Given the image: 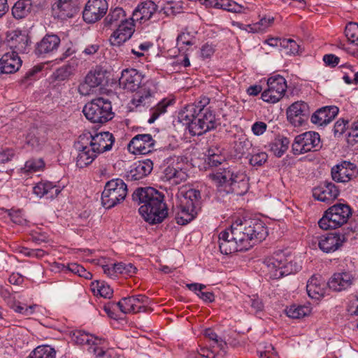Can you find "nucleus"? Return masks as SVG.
Here are the masks:
<instances>
[{"label":"nucleus","instance_id":"c85d7f7f","mask_svg":"<svg viewBox=\"0 0 358 358\" xmlns=\"http://www.w3.org/2000/svg\"><path fill=\"white\" fill-rule=\"evenodd\" d=\"M21 65L22 60L18 55L7 52L0 59L1 74L13 73L19 70Z\"/></svg>","mask_w":358,"mask_h":358},{"label":"nucleus","instance_id":"4c0bfd02","mask_svg":"<svg viewBox=\"0 0 358 358\" xmlns=\"http://www.w3.org/2000/svg\"><path fill=\"white\" fill-rule=\"evenodd\" d=\"M289 140L285 136H278L270 144V150L278 157H282L287 150Z\"/></svg>","mask_w":358,"mask_h":358},{"label":"nucleus","instance_id":"f257e3e1","mask_svg":"<svg viewBox=\"0 0 358 358\" xmlns=\"http://www.w3.org/2000/svg\"><path fill=\"white\" fill-rule=\"evenodd\" d=\"M268 235L264 223L258 219L238 220L219 234V247L224 255L246 251Z\"/></svg>","mask_w":358,"mask_h":358},{"label":"nucleus","instance_id":"338daca9","mask_svg":"<svg viewBox=\"0 0 358 358\" xmlns=\"http://www.w3.org/2000/svg\"><path fill=\"white\" fill-rule=\"evenodd\" d=\"M323 61L327 66L335 67L339 63L340 58L333 54H327L324 55Z\"/></svg>","mask_w":358,"mask_h":358},{"label":"nucleus","instance_id":"ea45409f","mask_svg":"<svg viewBox=\"0 0 358 358\" xmlns=\"http://www.w3.org/2000/svg\"><path fill=\"white\" fill-rule=\"evenodd\" d=\"M56 352L50 345L38 346L29 355V358H55Z\"/></svg>","mask_w":358,"mask_h":358},{"label":"nucleus","instance_id":"ddd939ff","mask_svg":"<svg viewBox=\"0 0 358 358\" xmlns=\"http://www.w3.org/2000/svg\"><path fill=\"white\" fill-rule=\"evenodd\" d=\"M320 148L321 145L319 134L307 131L295 137L292 144V152L294 155H300L317 150Z\"/></svg>","mask_w":358,"mask_h":358},{"label":"nucleus","instance_id":"f704fd0d","mask_svg":"<svg viewBox=\"0 0 358 358\" xmlns=\"http://www.w3.org/2000/svg\"><path fill=\"white\" fill-rule=\"evenodd\" d=\"M125 16V12L122 8H111L104 19V24L106 27L117 26L119 23L122 24L127 20Z\"/></svg>","mask_w":358,"mask_h":358},{"label":"nucleus","instance_id":"052dcab7","mask_svg":"<svg viewBox=\"0 0 358 358\" xmlns=\"http://www.w3.org/2000/svg\"><path fill=\"white\" fill-rule=\"evenodd\" d=\"M194 44L193 41V37L189 34V33H181L177 37V45L180 48H182V45H192Z\"/></svg>","mask_w":358,"mask_h":358},{"label":"nucleus","instance_id":"680f3d73","mask_svg":"<svg viewBox=\"0 0 358 358\" xmlns=\"http://www.w3.org/2000/svg\"><path fill=\"white\" fill-rule=\"evenodd\" d=\"M348 121L344 119L338 120L334 124V133L335 136H340L342 135L347 128Z\"/></svg>","mask_w":358,"mask_h":358},{"label":"nucleus","instance_id":"c9c22d12","mask_svg":"<svg viewBox=\"0 0 358 358\" xmlns=\"http://www.w3.org/2000/svg\"><path fill=\"white\" fill-rule=\"evenodd\" d=\"M32 10L31 0H19L12 8V15L17 20L27 17Z\"/></svg>","mask_w":358,"mask_h":358},{"label":"nucleus","instance_id":"5701e85b","mask_svg":"<svg viewBox=\"0 0 358 358\" xmlns=\"http://www.w3.org/2000/svg\"><path fill=\"white\" fill-rule=\"evenodd\" d=\"M79 0H58L53 6V10L58 17L64 20L70 18L78 12Z\"/></svg>","mask_w":358,"mask_h":358},{"label":"nucleus","instance_id":"cd10ccee","mask_svg":"<svg viewBox=\"0 0 358 358\" xmlns=\"http://www.w3.org/2000/svg\"><path fill=\"white\" fill-rule=\"evenodd\" d=\"M354 277L350 272H341L334 273L328 281L330 289L341 292L349 288L353 282Z\"/></svg>","mask_w":358,"mask_h":358},{"label":"nucleus","instance_id":"b1692460","mask_svg":"<svg viewBox=\"0 0 358 358\" xmlns=\"http://www.w3.org/2000/svg\"><path fill=\"white\" fill-rule=\"evenodd\" d=\"M105 76L101 71H90L85 78V81L78 87L79 92L83 95H88L93 92L94 89L101 85Z\"/></svg>","mask_w":358,"mask_h":358},{"label":"nucleus","instance_id":"79ce46f5","mask_svg":"<svg viewBox=\"0 0 358 358\" xmlns=\"http://www.w3.org/2000/svg\"><path fill=\"white\" fill-rule=\"evenodd\" d=\"M134 297H124L116 303L122 313L124 314L136 313V304L134 303Z\"/></svg>","mask_w":358,"mask_h":358},{"label":"nucleus","instance_id":"a18cd8bd","mask_svg":"<svg viewBox=\"0 0 358 358\" xmlns=\"http://www.w3.org/2000/svg\"><path fill=\"white\" fill-rule=\"evenodd\" d=\"M100 346L101 345L94 348L90 347L88 348V351L90 353L93 354L96 358L103 357H105L106 358H119L120 355L113 349H108L105 350Z\"/></svg>","mask_w":358,"mask_h":358},{"label":"nucleus","instance_id":"58836bf2","mask_svg":"<svg viewBox=\"0 0 358 358\" xmlns=\"http://www.w3.org/2000/svg\"><path fill=\"white\" fill-rule=\"evenodd\" d=\"M56 352L50 345L38 346L29 355V358H55Z\"/></svg>","mask_w":358,"mask_h":358},{"label":"nucleus","instance_id":"69168bd1","mask_svg":"<svg viewBox=\"0 0 358 358\" xmlns=\"http://www.w3.org/2000/svg\"><path fill=\"white\" fill-rule=\"evenodd\" d=\"M267 129V124L264 122H256L252 126V131L256 136L263 134Z\"/></svg>","mask_w":358,"mask_h":358},{"label":"nucleus","instance_id":"603ef678","mask_svg":"<svg viewBox=\"0 0 358 358\" xmlns=\"http://www.w3.org/2000/svg\"><path fill=\"white\" fill-rule=\"evenodd\" d=\"M248 157H249L250 165L252 166H260L267 161L268 155L264 152H259L250 154Z\"/></svg>","mask_w":358,"mask_h":358},{"label":"nucleus","instance_id":"c756f323","mask_svg":"<svg viewBox=\"0 0 358 358\" xmlns=\"http://www.w3.org/2000/svg\"><path fill=\"white\" fill-rule=\"evenodd\" d=\"M71 339L78 345H89V348L102 345L106 342L105 338L94 336L82 330L74 331L72 333Z\"/></svg>","mask_w":358,"mask_h":358},{"label":"nucleus","instance_id":"e2e57ef3","mask_svg":"<svg viewBox=\"0 0 358 358\" xmlns=\"http://www.w3.org/2000/svg\"><path fill=\"white\" fill-rule=\"evenodd\" d=\"M103 263H104L103 259L97 260V264L101 266L104 273H106V275H108L110 277H115L117 275V274H118L117 272L113 271L115 264H113L110 266L108 264H104Z\"/></svg>","mask_w":358,"mask_h":358},{"label":"nucleus","instance_id":"412c9836","mask_svg":"<svg viewBox=\"0 0 358 358\" xmlns=\"http://www.w3.org/2000/svg\"><path fill=\"white\" fill-rule=\"evenodd\" d=\"M134 21L125 20L118 25L117 29L111 35L110 41L113 45H120L129 40L134 32Z\"/></svg>","mask_w":358,"mask_h":358},{"label":"nucleus","instance_id":"dca6fc26","mask_svg":"<svg viewBox=\"0 0 358 358\" xmlns=\"http://www.w3.org/2000/svg\"><path fill=\"white\" fill-rule=\"evenodd\" d=\"M155 143L150 134H137L130 141L127 148L134 155H145L154 150Z\"/></svg>","mask_w":358,"mask_h":358},{"label":"nucleus","instance_id":"4468645a","mask_svg":"<svg viewBox=\"0 0 358 358\" xmlns=\"http://www.w3.org/2000/svg\"><path fill=\"white\" fill-rule=\"evenodd\" d=\"M157 6L152 1H146L139 4L133 11L131 20L144 23L148 20L157 22L160 20V13H157Z\"/></svg>","mask_w":358,"mask_h":358},{"label":"nucleus","instance_id":"4d7b16f0","mask_svg":"<svg viewBox=\"0 0 358 358\" xmlns=\"http://www.w3.org/2000/svg\"><path fill=\"white\" fill-rule=\"evenodd\" d=\"M10 220L13 222L19 224V225H25L27 223V219L24 217V215L22 210H12L9 213Z\"/></svg>","mask_w":358,"mask_h":358},{"label":"nucleus","instance_id":"09e8293b","mask_svg":"<svg viewBox=\"0 0 358 358\" xmlns=\"http://www.w3.org/2000/svg\"><path fill=\"white\" fill-rule=\"evenodd\" d=\"M113 271L117 272L118 274L132 276L136 273L137 268L131 263L125 264L120 262L115 264Z\"/></svg>","mask_w":358,"mask_h":358},{"label":"nucleus","instance_id":"5fc2aeb1","mask_svg":"<svg viewBox=\"0 0 358 358\" xmlns=\"http://www.w3.org/2000/svg\"><path fill=\"white\" fill-rule=\"evenodd\" d=\"M280 46L289 50V52L292 55L298 53L299 50V45L291 38H282V41H280Z\"/></svg>","mask_w":358,"mask_h":358},{"label":"nucleus","instance_id":"7ed1b4c3","mask_svg":"<svg viewBox=\"0 0 358 358\" xmlns=\"http://www.w3.org/2000/svg\"><path fill=\"white\" fill-rule=\"evenodd\" d=\"M114 142L113 135L108 131L94 135L89 131L84 132L79 136L77 166L83 168L90 164L99 155L111 150Z\"/></svg>","mask_w":358,"mask_h":358},{"label":"nucleus","instance_id":"774afa93","mask_svg":"<svg viewBox=\"0 0 358 358\" xmlns=\"http://www.w3.org/2000/svg\"><path fill=\"white\" fill-rule=\"evenodd\" d=\"M347 311L351 315H358V297L349 302Z\"/></svg>","mask_w":358,"mask_h":358},{"label":"nucleus","instance_id":"4be33fe9","mask_svg":"<svg viewBox=\"0 0 358 358\" xmlns=\"http://www.w3.org/2000/svg\"><path fill=\"white\" fill-rule=\"evenodd\" d=\"M8 43L12 50L11 53L17 55L27 52L29 50V38L26 34L15 31L8 36Z\"/></svg>","mask_w":358,"mask_h":358},{"label":"nucleus","instance_id":"423d86ee","mask_svg":"<svg viewBox=\"0 0 358 358\" xmlns=\"http://www.w3.org/2000/svg\"><path fill=\"white\" fill-rule=\"evenodd\" d=\"M179 201L173 208L175 219L178 224L185 225L196 215L200 205L201 192L195 189H189L185 192H180Z\"/></svg>","mask_w":358,"mask_h":358},{"label":"nucleus","instance_id":"c03bdc74","mask_svg":"<svg viewBox=\"0 0 358 358\" xmlns=\"http://www.w3.org/2000/svg\"><path fill=\"white\" fill-rule=\"evenodd\" d=\"M217 8H221L232 13H241L243 10L244 6L233 0H219Z\"/></svg>","mask_w":358,"mask_h":358},{"label":"nucleus","instance_id":"9d476101","mask_svg":"<svg viewBox=\"0 0 358 358\" xmlns=\"http://www.w3.org/2000/svg\"><path fill=\"white\" fill-rule=\"evenodd\" d=\"M351 215V208L348 205L337 203L328 208L318 224L324 230L336 229L345 224Z\"/></svg>","mask_w":358,"mask_h":358},{"label":"nucleus","instance_id":"13d9d810","mask_svg":"<svg viewBox=\"0 0 358 358\" xmlns=\"http://www.w3.org/2000/svg\"><path fill=\"white\" fill-rule=\"evenodd\" d=\"M347 141L352 145L358 142V121L352 124L348 134Z\"/></svg>","mask_w":358,"mask_h":358},{"label":"nucleus","instance_id":"393cba45","mask_svg":"<svg viewBox=\"0 0 358 358\" xmlns=\"http://www.w3.org/2000/svg\"><path fill=\"white\" fill-rule=\"evenodd\" d=\"M153 169V163L150 159L138 161L133 164L127 173L129 180H139L149 175Z\"/></svg>","mask_w":358,"mask_h":358},{"label":"nucleus","instance_id":"0e129e2a","mask_svg":"<svg viewBox=\"0 0 358 358\" xmlns=\"http://www.w3.org/2000/svg\"><path fill=\"white\" fill-rule=\"evenodd\" d=\"M180 8L173 6L171 3L167 2L166 6L162 7L160 10H157V13H160V16L162 14H164L166 16L170 15H175L178 13H180Z\"/></svg>","mask_w":358,"mask_h":358},{"label":"nucleus","instance_id":"aec40b11","mask_svg":"<svg viewBox=\"0 0 358 358\" xmlns=\"http://www.w3.org/2000/svg\"><path fill=\"white\" fill-rule=\"evenodd\" d=\"M346 238L344 234L328 233L321 236L318 242L320 249L326 253L334 252L340 248Z\"/></svg>","mask_w":358,"mask_h":358},{"label":"nucleus","instance_id":"473e14b6","mask_svg":"<svg viewBox=\"0 0 358 358\" xmlns=\"http://www.w3.org/2000/svg\"><path fill=\"white\" fill-rule=\"evenodd\" d=\"M163 178L173 185H178L187 178L186 171L179 167L168 166L163 172Z\"/></svg>","mask_w":358,"mask_h":358},{"label":"nucleus","instance_id":"2f4dec72","mask_svg":"<svg viewBox=\"0 0 358 358\" xmlns=\"http://www.w3.org/2000/svg\"><path fill=\"white\" fill-rule=\"evenodd\" d=\"M46 141L47 136L43 129L31 128L26 136V143L36 150H41Z\"/></svg>","mask_w":358,"mask_h":358},{"label":"nucleus","instance_id":"20e7f679","mask_svg":"<svg viewBox=\"0 0 358 358\" xmlns=\"http://www.w3.org/2000/svg\"><path fill=\"white\" fill-rule=\"evenodd\" d=\"M208 103L207 99L197 104L186 106L178 114V119L187 125L192 136H201L216 127L215 116L205 105Z\"/></svg>","mask_w":358,"mask_h":358},{"label":"nucleus","instance_id":"2eb2a0df","mask_svg":"<svg viewBox=\"0 0 358 358\" xmlns=\"http://www.w3.org/2000/svg\"><path fill=\"white\" fill-rule=\"evenodd\" d=\"M108 8L106 0H89L83 11V20L87 23H94L106 14Z\"/></svg>","mask_w":358,"mask_h":358},{"label":"nucleus","instance_id":"49530a36","mask_svg":"<svg viewBox=\"0 0 358 358\" xmlns=\"http://www.w3.org/2000/svg\"><path fill=\"white\" fill-rule=\"evenodd\" d=\"M169 105V101L164 99L150 110L151 116L148 120L150 124L153 123L162 114L166 111V108Z\"/></svg>","mask_w":358,"mask_h":358},{"label":"nucleus","instance_id":"e433bc0d","mask_svg":"<svg viewBox=\"0 0 358 358\" xmlns=\"http://www.w3.org/2000/svg\"><path fill=\"white\" fill-rule=\"evenodd\" d=\"M205 162L210 167H217L225 162V157L222 154V150L217 147L210 148L206 152Z\"/></svg>","mask_w":358,"mask_h":358},{"label":"nucleus","instance_id":"f03ea898","mask_svg":"<svg viewBox=\"0 0 358 358\" xmlns=\"http://www.w3.org/2000/svg\"><path fill=\"white\" fill-rule=\"evenodd\" d=\"M164 197L161 192L150 187H139L132 194L134 201L141 205L139 213L151 224L161 223L168 216Z\"/></svg>","mask_w":358,"mask_h":358},{"label":"nucleus","instance_id":"37998d69","mask_svg":"<svg viewBox=\"0 0 358 358\" xmlns=\"http://www.w3.org/2000/svg\"><path fill=\"white\" fill-rule=\"evenodd\" d=\"M8 306L13 309L15 312L20 313L24 316H29L34 312V308L37 307L36 305L29 306V307H24L21 305V303L15 300L8 301Z\"/></svg>","mask_w":358,"mask_h":358},{"label":"nucleus","instance_id":"1a4fd4ad","mask_svg":"<svg viewBox=\"0 0 358 358\" xmlns=\"http://www.w3.org/2000/svg\"><path fill=\"white\" fill-rule=\"evenodd\" d=\"M83 113L87 120L94 123L103 124L114 117L110 101L102 97L86 103Z\"/></svg>","mask_w":358,"mask_h":358},{"label":"nucleus","instance_id":"6e6552de","mask_svg":"<svg viewBox=\"0 0 358 358\" xmlns=\"http://www.w3.org/2000/svg\"><path fill=\"white\" fill-rule=\"evenodd\" d=\"M263 264L266 268L267 275L272 279H279L296 273L300 268L296 263L288 261L282 252L275 253L266 257Z\"/></svg>","mask_w":358,"mask_h":358},{"label":"nucleus","instance_id":"a19ab883","mask_svg":"<svg viewBox=\"0 0 358 358\" xmlns=\"http://www.w3.org/2000/svg\"><path fill=\"white\" fill-rule=\"evenodd\" d=\"M310 313V308L304 306H290L286 310L287 315L294 319L301 318Z\"/></svg>","mask_w":358,"mask_h":358},{"label":"nucleus","instance_id":"9b49d317","mask_svg":"<svg viewBox=\"0 0 358 358\" xmlns=\"http://www.w3.org/2000/svg\"><path fill=\"white\" fill-rule=\"evenodd\" d=\"M127 185L120 178L108 181L101 194V203L106 208H111L124 200Z\"/></svg>","mask_w":358,"mask_h":358},{"label":"nucleus","instance_id":"6e6d98bb","mask_svg":"<svg viewBox=\"0 0 358 358\" xmlns=\"http://www.w3.org/2000/svg\"><path fill=\"white\" fill-rule=\"evenodd\" d=\"M73 73L71 66H64L59 68L54 73L55 78L58 80H64Z\"/></svg>","mask_w":358,"mask_h":358},{"label":"nucleus","instance_id":"de8ad7c7","mask_svg":"<svg viewBox=\"0 0 358 358\" xmlns=\"http://www.w3.org/2000/svg\"><path fill=\"white\" fill-rule=\"evenodd\" d=\"M273 21L274 18L273 17H262L258 22L248 26L250 28L249 31L256 33L264 31L273 23Z\"/></svg>","mask_w":358,"mask_h":358},{"label":"nucleus","instance_id":"a878e982","mask_svg":"<svg viewBox=\"0 0 358 358\" xmlns=\"http://www.w3.org/2000/svg\"><path fill=\"white\" fill-rule=\"evenodd\" d=\"M339 109L336 106L322 107L311 116V122L319 126H323L331 122L338 115Z\"/></svg>","mask_w":358,"mask_h":358},{"label":"nucleus","instance_id":"864d4df0","mask_svg":"<svg viewBox=\"0 0 358 358\" xmlns=\"http://www.w3.org/2000/svg\"><path fill=\"white\" fill-rule=\"evenodd\" d=\"M45 166L42 159H31L26 162L24 169L27 172H36Z\"/></svg>","mask_w":358,"mask_h":358},{"label":"nucleus","instance_id":"bb28decb","mask_svg":"<svg viewBox=\"0 0 358 358\" xmlns=\"http://www.w3.org/2000/svg\"><path fill=\"white\" fill-rule=\"evenodd\" d=\"M339 194L336 186L330 182H325L313 189V195L317 200L329 202L335 199Z\"/></svg>","mask_w":358,"mask_h":358},{"label":"nucleus","instance_id":"6ab92c4d","mask_svg":"<svg viewBox=\"0 0 358 358\" xmlns=\"http://www.w3.org/2000/svg\"><path fill=\"white\" fill-rule=\"evenodd\" d=\"M60 38L55 34H46L36 43L35 54L41 57H45L56 52L60 44Z\"/></svg>","mask_w":358,"mask_h":358},{"label":"nucleus","instance_id":"3c124183","mask_svg":"<svg viewBox=\"0 0 358 358\" xmlns=\"http://www.w3.org/2000/svg\"><path fill=\"white\" fill-rule=\"evenodd\" d=\"M345 34L351 43L358 41V23L349 22L345 27Z\"/></svg>","mask_w":358,"mask_h":358},{"label":"nucleus","instance_id":"72a5a7b5","mask_svg":"<svg viewBox=\"0 0 358 358\" xmlns=\"http://www.w3.org/2000/svg\"><path fill=\"white\" fill-rule=\"evenodd\" d=\"M320 276H312L308 281L306 289L308 294L313 299H319L324 295V283H321Z\"/></svg>","mask_w":358,"mask_h":358},{"label":"nucleus","instance_id":"39448f33","mask_svg":"<svg viewBox=\"0 0 358 358\" xmlns=\"http://www.w3.org/2000/svg\"><path fill=\"white\" fill-rule=\"evenodd\" d=\"M143 76L134 69H127L122 71L119 79L120 86L128 91L134 92L132 103L136 106H149L157 92V86L154 80H149L142 85Z\"/></svg>","mask_w":358,"mask_h":358},{"label":"nucleus","instance_id":"7c9ffc66","mask_svg":"<svg viewBox=\"0 0 358 358\" xmlns=\"http://www.w3.org/2000/svg\"><path fill=\"white\" fill-rule=\"evenodd\" d=\"M34 194L39 198L46 196L47 199H54L60 192L61 188L59 186L53 185L52 182L45 181L37 183L33 188Z\"/></svg>","mask_w":358,"mask_h":358},{"label":"nucleus","instance_id":"0eeeda50","mask_svg":"<svg viewBox=\"0 0 358 358\" xmlns=\"http://www.w3.org/2000/svg\"><path fill=\"white\" fill-rule=\"evenodd\" d=\"M210 178L219 185H229L231 191L237 194H243L248 191V181L245 173L236 166L222 168L210 175Z\"/></svg>","mask_w":358,"mask_h":358},{"label":"nucleus","instance_id":"f3484780","mask_svg":"<svg viewBox=\"0 0 358 358\" xmlns=\"http://www.w3.org/2000/svg\"><path fill=\"white\" fill-rule=\"evenodd\" d=\"M356 166L344 161L331 169L332 179L337 182H347L357 176Z\"/></svg>","mask_w":358,"mask_h":358},{"label":"nucleus","instance_id":"8fccbe9b","mask_svg":"<svg viewBox=\"0 0 358 358\" xmlns=\"http://www.w3.org/2000/svg\"><path fill=\"white\" fill-rule=\"evenodd\" d=\"M66 268L71 272L77 274L85 279H91L92 275L90 272L87 271L83 266L76 263L69 264Z\"/></svg>","mask_w":358,"mask_h":358},{"label":"nucleus","instance_id":"bf43d9fd","mask_svg":"<svg viewBox=\"0 0 358 358\" xmlns=\"http://www.w3.org/2000/svg\"><path fill=\"white\" fill-rule=\"evenodd\" d=\"M96 289L97 293L104 298H110V296L113 295V289L108 285L105 284L103 282H97Z\"/></svg>","mask_w":358,"mask_h":358},{"label":"nucleus","instance_id":"a211bd4d","mask_svg":"<svg viewBox=\"0 0 358 358\" xmlns=\"http://www.w3.org/2000/svg\"><path fill=\"white\" fill-rule=\"evenodd\" d=\"M287 119L294 127L301 126L308 117V106L305 102H295L287 110Z\"/></svg>","mask_w":358,"mask_h":358},{"label":"nucleus","instance_id":"f8f14e48","mask_svg":"<svg viewBox=\"0 0 358 358\" xmlns=\"http://www.w3.org/2000/svg\"><path fill=\"white\" fill-rule=\"evenodd\" d=\"M287 87L286 80L282 76H271L267 80V88L262 92V99L266 102L277 103L284 96Z\"/></svg>","mask_w":358,"mask_h":358}]
</instances>
